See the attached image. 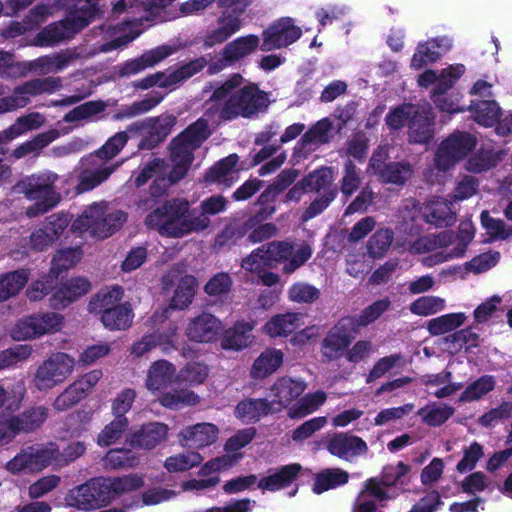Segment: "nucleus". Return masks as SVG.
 <instances>
[{"instance_id": "obj_1", "label": "nucleus", "mask_w": 512, "mask_h": 512, "mask_svg": "<svg viewBox=\"0 0 512 512\" xmlns=\"http://www.w3.org/2000/svg\"><path fill=\"white\" fill-rule=\"evenodd\" d=\"M145 225L156 230L161 236L181 238L192 232L205 230L209 219L202 217L185 198H172L165 200L147 214Z\"/></svg>"}, {"instance_id": "obj_2", "label": "nucleus", "mask_w": 512, "mask_h": 512, "mask_svg": "<svg viewBox=\"0 0 512 512\" xmlns=\"http://www.w3.org/2000/svg\"><path fill=\"white\" fill-rule=\"evenodd\" d=\"M143 485V478L136 474L115 478L94 477L70 490L66 501L78 510L100 509L123 493L136 491Z\"/></svg>"}, {"instance_id": "obj_3", "label": "nucleus", "mask_w": 512, "mask_h": 512, "mask_svg": "<svg viewBox=\"0 0 512 512\" xmlns=\"http://www.w3.org/2000/svg\"><path fill=\"white\" fill-rule=\"evenodd\" d=\"M312 256V248L303 243L295 249L289 240H273L252 250L241 261V267L246 271L260 273L282 264V273L291 275L302 267Z\"/></svg>"}, {"instance_id": "obj_4", "label": "nucleus", "mask_w": 512, "mask_h": 512, "mask_svg": "<svg viewBox=\"0 0 512 512\" xmlns=\"http://www.w3.org/2000/svg\"><path fill=\"white\" fill-rule=\"evenodd\" d=\"M269 105L268 95L255 83L239 87L220 107L218 116L223 121L239 117L249 119Z\"/></svg>"}, {"instance_id": "obj_5", "label": "nucleus", "mask_w": 512, "mask_h": 512, "mask_svg": "<svg viewBox=\"0 0 512 512\" xmlns=\"http://www.w3.org/2000/svg\"><path fill=\"white\" fill-rule=\"evenodd\" d=\"M309 192L317 194L302 214V220L308 221L326 210L336 199L339 188L334 183L332 167L321 166L303 177Z\"/></svg>"}, {"instance_id": "obj_6", "label": "nucleus", "mask_w": 512, "mask_h": 512, "mask_svg": "<svg viewBox=\"0 0 512 512\" xmlns=\"http://www.w3.org/2000/svg\"><path fill=\"white\" fill-rule=\"evenodd\" d=\"M127 220V214L122 210L105 213L103 207L97 204L89 206L73 221V231H88L93 236L105 239L119 230Z\"/></svg>"}, {"instance_id": "obj_7", "label": "nucleus", "mask_w": 512, "mask_h": 512, "mask_svg": "<svg viewBox=\"0 0 512 512\" xmlns=\"http://www.w3.org/2000/svg\"><path fill=\"white\" fill-rule=\"evenodd\" d=\"M478 139L467 131L456 130L446 137L435 152V166L446 172L465 159L477 146Z\"/></svg>"}, {"instance_id": "obj_8", "label": "nucleus", "mask_w": 512, "mask_h": 512, "mask_svg": "<svg viewBox=\"0 0 512 512\" xmlns=\"http://www.w3.org/2000/svg\"><path fill=\"white\" fill-rule=\"evenodd\" d=\"M56 174L41 173L32 175L24 181V192L29 200L37 201L31 206L28 216L43 214L55 207L60 201V195L55 191Z\"/></svg>"}, {"instance_id": "obj_9", "label": "nucleus", "mask_w": 512, "mask_h": 512, "mask_svg": "<svg viewBox=\"0 0 512 512\" xmlns=\"http://www.w3.org/2000/svg\"><path fill=\"white\" fill-rule=\"evenodd\" d=\"M270 229L266 226H258L250 216L245 220L235 219L224 226L215 237V246L218 248L236 246L243 240L247 244H258L270 240L266 232Z\"/></svg>"}, {"instance_id": "obj_10", "label": "nucleus", "mask_w": 512, "mask_h": 512, "mask_svg": "<svg viewBox=\"0 0 512 512\" xmlns=\"http://www.w3.org/2000/svg\"><path fill=\"white\" fill-rule=\"evenodd\" d=\"M175 121L172 115L150 117L128 125V132L133 138L142 136L137 145L139 150H152L166 140Z\"/></svg>"}, {"instance_id": "obj_11", "label": "nucleus", "mask_w": 512, "mask_h": 512, "mask_svg": "<svg viewBox=\"0 0 512 512\" xmlns=\"http://www.w3.org/2000/svg\"><path fill=\"white\" fill-rule=\"evenodd\" d=\"M359 334L352 324L342 316L328 330L320 342V354L323 363H331L344 358L347 349Z\"/></svg>"}, {"instance_id": "obj_12", "label": "nucleus", "mask_w": 512, "mask_h": 512, "mask_svg": "<svg viewBox=\"0 0 512 512\" xmlns=\"http://www.w3.org/2000/svg\"><path fill=\"white\" fill-rule=\"evenodd\" d=\"M64 317L56 312L36 313L18 320L10 330L16 341L38 338L42 335L60 331Z\"/></svg>"}, {"instance_id": "obj_13", "label": "nucleus", "mask_w": 512, "mask_h": 512, "mask_svg": "<svg viewBox=\"0 0 512 512\" xmlns=\"http://www.w3.org/2000/svg\"><path fill=\"white\" fill-rule=\"evenodd\" d=\"M389 155L381 148L373 151L368 167L382 184L402 187L411 178L413 167L407 160L387 161Z\"/></svg>"}, {"instance_id": "obj_14", "label": "nucleus", "mask_w": 512, "mask_h": 512, "mask_svg": "<svg viewBox=\"0 0 512 512\" xmlns=\"http://www.w3.org/2000/svg\"><path fill=\"white\" fill-rule=\"evenodd\" d=\"M74 365V359L68 354H52L38 366L33 379L35 387L45 391L63 383L72 373Z\"/></svg>"}, {"instance_id": "obj_15", "label": "nucleus", "mask_w": 512, "mask_h": 512, "mask_svg": "<svg viewBox=\"0 0 512 512\" xmlns=\"http://www.w3.org/2000/svg\"><path fill=\"white\" fill-rule=\"evenodd\" d=\"M98 0H76L74 10L67 13L64 19L55 22L42 32H77L84 29L96 13Z\"/></svg>"}, {"instance_id": "obj_16", "label": "nucleus", "mask_w": 512, "mask_h": 512, "mask_svg": "<svg viewBox=\"0 0 512 512\" xmlns=\"http://www.w3.org/2000/svg\"><path fill=\"white\" fill-rule=\"evenodd\" d=\"M435 134V114L432 107L415 105L408 122V141L411 144H428Z\"/></svg>"}, {"instance_id": "obj_17", "label": "nucleus", "mask_w": 512, "mask_h": 512, "mask_svg": "<svg viewBox=\"0 0 512 512\" xmlns=\"http://www.w3.org/2000/svg\"><path fill=\"white\" fill-rule=\"evenodd\" d=\"M259 46L256 34H247L229 42L222 51V57L209 65V73H218L224 68L251 54Z\"/></svg>"}, {"instance_id": "obj_18", "label": "nucleus", "mask_w": 512, "mask_h": 512, "mask_svg": "<svg viewBox=\"0 0 512 512\" xmlns=\"http://www.w3.org/2000/svg\"><path fill=\"white\" fill-rule=\"evenodd\" d=\"M327 451L339 459L351 460L368 452L367 443L351 432H337L326 441Z\"/></svg>"}, {"instance_id": "obj_19", "label": "nucleus", "mask_w": 512, "mask_h": 512, "mask_svg": "<svg viewBox=\"0 0 512 512\" xmlns=\"http://www.w3.org/2000/svg\"><path fill=\"white\" fill-rule=\"evenodd\" d=\"M221 330V321L211 313L203 312L189 321L186 336L193 342L210 343L217 340Z\"/></svg>"}, {"instance_id": "obj_20", "label": "nucleus", "mask_w": 512, "mask_h": 512, "mask_svg": "<svg viewBox=\"0 0 512 512\" xmlns=\"http://www.w3.org/2000/svg\"><path fill=\"white\" fill-rule=\"evenodd\" d=\"M169 427L167 424L151 421L142 424L137 430L130 434L132 447L144 450H152L164 443L168 438Z\"/></svg>"}, {"instance_id": "obj_21", "label": "nucleus", "mask_w": 512, "mask_h": 512, "mask_svg": "<svg viewBox=\"0 0 512 512\" xmlns=\"http://www.w3.org/2000/svg\"><path fill=\"white\" fill-rule=\"evenodd\" d=\"M91 283L84 277H74L57 287L49 298V305L55 310L68 307L72 302L86 295Z\"/></svg>"}, {"instance_id": "obj_22", "label": "nucleus", "mask_w": 512, "mask_h": 512, "mask_svg": "<svg viewBox=\"0 0 512 512\" xmlns=\"http://www.w3.org/2000/svg\"><path fill=\"white\" fill-rule=\"evenodd\" d=\"M219 429L212 423H197L183 428L179 433V442L183 447L201 449L214 444Z\"/></svg>"}, {"instance_id": "obj_23", "label": "nucleus", "mask_w": 512, "mask_h": 512, "mask_svg": "<svg viewBox=\"0 0 512 512\" xmlns=\"http://www.w3.org/2000/svg\"><path fill=\"white\" fill-rule=\"evenodd\" d=\"M176 46L160 45L154 49L145 51L138 58L126 61L119 69V75L122 77L137 74L146 68L153 67L168 56L177 51Z\"/></svg>"}, {"instance_id": "obj_24", "label": "nucleus", "mask_w": 512, "mask_h": 512, "mask_svg": "<svg viewBox=\"0 0 512 512\" xmlns=\"http://www.w3.org/2000/svg\"><path fill=\"white\" fill-rule=\"evenodd\" d=\"M140 34H121L119 37L107 41L99 46H92L90 49L79 47V51L72 53L59 54L55 58L57 69H63L69 62L78 57H92L98 53H107L116 49L126 47L135 40Z\"/></svg>"}, {"instance_id": "obj_25", "label": "nucleus", "mask_w": 512, "mask_h": 512, "mask_svg": "<svg viewBox=\"0 0 512 512\" xmlns=\"http://www.w3.org/2000/svg\"><path fill=\"white\" fill-rule=\"evenodd\" d=\"M52 453L44 448L35 453H18L7 462L6 469L13 474L40 472L51 464Z\"/></svg>"}, {"instance_id": "obj_26", "label": "nucleus", "mask_w": 512, "mask_h": 512, "mask_svg": "<svg viewBox=\"0 0 512 512\" xmlns=\"http://www.w3.org/2000/svg\"><path fill=\"white\" fill-rule=\"evenodd\" d=\"M451 48V40L446 35H438L425 43L419 44L417 53L411 60V66L421 69L426 62L434 63Z\"/></svg>"}, {"instance_id": "obj_27", "label": "nucleus", "mask_w": 512, "mask_h": 512, "mask_svg": "<svg viewBox=\"0 0 512 512\" xmlns=\"http://www.w3.org/2000/svg\"><path fill=\"white\" fill-rule=\"evenodd\" d=\"M279 193H276L271 187L267 186L265 190L259 195L257 199V204L259 205V209L252 215H250L251 219L258 226H266L269 227L266 235L269 239L275 237L278 233V228L273 222H266L270 219L276 212V200L279 196Z\"/></svg>"}, {"instance_id": "obj_28", "label": "nucleus", "mask_w": 512, "mask_h": 512, "mask_svg": "<svg viewBox=\"0 0 512 512\" xmlns=\"http://www.w3.org/2000/svg\"><path fill=\"white\" fill-rule=\"evenodd\" d=\"M48 409L33 406L7 419L13 438L21 432L30 433L38 429L47 419Z\"/></svg>"}, {"instance_id": "obj_29", "label": "nucleus", "mask_w": 512, "mask_h": 512, "mask_svg": "<svg viewBox=\"0 0 512 512\" xmlns=\"http://www.w3.org/2000/svg\"><path fill=\"white\" fill-rule=\"evenodd\" d=\"M302 471L299 463L283 465L268 476L262 477L258 482V488L270 492L279 491L289 487Z\"/></svg>"}, {"instance_id": "obj_30", "label": "nucleus", "mask_w": 512, "mask_h": 512, "mask_svg": "<svg viewBox=\"0 0 512 512\" xmlns=\"http://www.w3.org/2000/svg\"><path fill=\"white\" fill-rule=\"evenodd\" d=\"M453 206L452 202L442 198L431 200L423 209V217L427 223L439 228L452 226L456 221Z\"/></svg>"}, {"instance_id": "obj_31", "label": "nucleus", "mask_w": 512, "mask_h": 512, "mask_svg": "<svg viewBox=\"0 0 512 512\" xmlns=\"http://www.w3.org/2000/svg\"><path fill=\"white\" fill-rule=\"evenodd\" d=\"M40 79H33L15 88L14 96L0 98V113L9 112L17 108L25 107L29 96L43 94Z\"/></svg>"}, {"instance_id": "obj_32", "label": "nucleus", "mask_w": 512, "mask_h": 512, "mask_svg": "<svg viewBox=\"0 0 512 512\" xmlns=\"http://www.w3.org/2000/svg\"><path fill=\"white\" fill-rule=\"evenodd\" d=\"M272 404L264 398H247L235 407V417L245 423H256L271 413Z\"/></svg>"}, {"instance_id": "obj_33", "label": "nucleus", "mask_w": 512, "mask_h": 512, "mask_svg": "<svg viewBox=\"0 0 512 512\" xmlns=\"http://www.w3.org/2000/svg\"><path fill=\"white\" fill-rule=\"evenodd\" d=\"M253 326L245 321H237L232 327L225 330L221 338V347L225 350L240 351L248 347L253 340L251 331Z\"/></svg>"}, {"instance_id": "obj_34", "label": "nucleus", "mask_w": 512, "mask_h": 512, "mask_svg": "<svg viewBox=\"0 0 512 512\" xmlns=\"http://www.w3.org/2000/svg\"><path fill=\"white\" fill-rule=\"evenodd\" d=\"M175 367L167 360H157L150 366L145 381L149 391H160L167 388L175 376Z\"/></svg>"}, {"instance_id": "obj_35", "label": "nucleus", "mask_w": 512, "mask_h": 512, "mask_svg": "<svg viewBox=\"0 0 512 512\" xmlns=\"http://www.w3.org/2000/svg\"><path fill=\"white\" fill-rule=\"evenodd\" d=\"M239 161L237 154L232 153L212 165L205 173L204 180L207 184H222L224 187H230L233 184L231 174Z\"/></svg>"}, {"instance_id": "obj_36", "label": "nucleus", "mask_w": 512, "mask_h": 512, "mask_svg": "<svg viewBox=\"0 0 512 512\" xmlns=\"http://www.w3.org/2000/svg\"><path fill=\"white\" fill-rule=\"evenodd\" d=\"M123 296L124 289L121 286L113 285L105 287L91 298L88 304L89 311L102 317L106 309H113L123 304L121 302Z\"/></svg>"}, {"instance_id": "obj_37", "label": "nucleus", "mask_w": 512, "mask_h": 512, "mask_svg": "<svg viewBox=\"0 0 512 512\" xmlns=\"http://www.w3.org/2000/svg\"><path fill=\"white\" fill-rule=\"evenodd\" d=\"M391 301L388 297L374 301L372 304L365 307L359 315H345L344 318L352 324L354 330L360 334L362 328L374 323L378 320L389 308Z\"/></svg>"}, {"instance_id": "obj_38", "label": "nucleus", "mask_w": 512, "mask_h": 512, "mask_svg": "<svg viewBox=\"0 0 512 512\" xmlns=\"http://www.w3.org/2000/svg\"><path fill=\"white\" fill-rule=\"evenodd\" d=\"M282 351L267 348L254 361L251 376L254 379H263L273 374L283 363Z\"/></svg>"}, {"instance_id": "obj_39", "label": "nucleus", "mask_w": 512, "mask_h": 512, "mask_svg": "<svg viewBox=\"0 0 512 512\" xmlns=\"http://www.w3.org/2000/svg\"><path fill=\"white\" fill-rule=\"evenodd\" d=\"M134 313L129 302H125L113 309H106L100 317L104 327L110 331H121L128 329L133 321Z\"/></svg>"}, {"instance_id": "obj_40", "label": "nucleus", "mask_w": 512, "mask_h": 512, "mask_svg": "<svg viewBox=\"0 0 512 512\" xmlns=\"http://www.w3.org/2000/svg\"><path fill=\"white\" fill-rule=\"evenodd\" d=\"M468 110L473 112L474 120L481 126L493 127L500 123L502 111L495 100L472 101Z\"/></svg>"}, {"instance_id": "obj_41", "label": "nucleus", "mask_w": 512, "mask_h": 512, "mask_svg": "<svg viewBox=\"0 0 512 512\" xmlns=\"http://www.w3.org/2000/svg\"><path fill=\"white\" fill-rule=\"evenodd\" d=\"M172 0H147L150 5L149 9H143L140 16H128L123 19L121 26L115 32H141L140 28H146L144 22L152 21L159 12V9L164 8Z\"/></svg>"}, {"instance_id": "obj_42", "label": "nucleus", "mask_w": 512, "mask_h": 512, "mask_svg": "<svg viewBox=\"0 0 512 512\" xmlns=\"http://www.w3.org/2000/svg\"><path fill=\"white\" fill-rule=\"evenodd\" d=\"M348 480L349 474L345 470L341 468H326L315 475L312 491L319 495L345 485Z\"/></svg>"}, {"instance_id": "obj_43", "label": "nucleus", "mask_w": 512, "mask_h": 512, "mask_svg": "<svg viewBox=\"0 0 512 512\" xmlns=\"http://www.w3.org/2000/svg\"><path fill=\"white\" fill-rule=\"evenodd\" d=\"M299 320L297 313L277 314L266 322L264 331L272 338L287 337L298 329Z\"/></svg>"}, {"instance_id": "obj_44", "label": "nucleus", "mask_w": 512, "mask_h": 512, "mask_svg": "<svg viewBox=\"0 0 512 512\" xmlns=\"http://www.w3.org/2000/svg\"><path fill=\"white\" fill-rule=\"evenodd\" d=\"M58 137V132L51 129L34 136L31 140L21 143L9 155L10 160H19L30 153H37L47 147Z\"/></svg>"}, {"instance_id": "obj_45", "label": "nucleus", "mask_w": 512, "mask_h": 512, "mask_svg": "<svg viewBox=\"0 0 512 512\" xmlns=\"http://www.w3.org/2000/svg\"><path fill=\"white\" fill-rule=\"evenodd\" d=\"M28 282L26 270H16L0 275V302L7 301L20 293Z\"/></svg>"}, {"instance_id": "obj_46", "label": "nucleus", "mask_w": 512, "mask_h": 512, "mask_svg": "<svg viewBox=\"0 0 512 512\" xmlns=\"http://www.w3.org/2000/svg\"><path fill=\"white\" fill-rule=\"evenodd\" d=\"M271 390L277 402L287 406L304 392L305 384L289 377H281L273 384Z\"/></svg>"}, {"instance_id": "obj_47", "label": "nucleus", "mask_w": 512, "mask_h": 512, "mask_svg": "<svg viewBox=\"0 0 512 512\" xmlns=\"http://www.w3.org/2000/svg\"><path fill=\"white\" fill-rule=\"evenodd\" d=\"M86 449V443L83 441L70 442L62 451H60L54 443H51L49 446L44 448L45 451L53 452L51 464L56 463L58 465H69L83 456Z\"/></svg>"}, {"instance_id": "obj_48", "label": "nucleus", "mask_w": 512, "mask_h": 512, "mask_svg": "<svg viewBox=\"0 0 512 512\" xmlns=\"http://www.w3.org/2000/svg\"><path fill=\"white\" fill-rule=\"evenodd\" d=\"M410 471V465L399 461L396 465L384 466L379 477L385 487H403L410 483Z\"/></svg>"}, {"instance_id": "obj_49", "label": "nucleus", "mask_w": 512, "mask_h": 512, "mask_svg": "<svg viewBox=\"0 0 512 512\" xmlns=\"http://www.w3.org/2000/svg\"><path fill=\"white\" fill-rule=\"evenodd\" d=\"M465 320L466 315L462 312L444 314L430 319L427 323V330L432 336L443 335L458 329Z\"/></svg>"}, {"instance_id": "obj_50", "label": "nucleus", "mask_w": 512, "mask_h": 512, "mask_svg": "<svg viewBox=\"0 0 512 512\" xmlns=\"http://www.w3.org/2000/svg\"><path fill=\"white\" fill-rule=\"evenodd\" d=\"M82 252L78 248L60 249L51 260L49 273L58 280L59 276L74 267L81 259Z\"/></svg>"}, {"instance_id": "obj_51", "label": "nucleus", "mask_w": 512, "mask_h": 512, "mask_svg": "<svg viewBox=\"0 0 512 512\" xmlns=\"http://www.w3.org/2000/svg\"><path fill=\"white\" fill-rule=\"evenodd\" d=\"M326 399V393L321 390L307 394L290 408L288 415L293 419L303 418L316 411Z\"/></svg>"}, {"instance_id": "obj_52", "label": "nucleus", "mask_w": 512, "mask_h": 512, "mask_svg": "<svg viewBox=\"0 0 512 512\" xmlns=\"http://www.w3.org/2000/svg\"><path fill=\"white\" fill-rule=\"evenodd\" d=\"M161 406L177 410L184 406H194L200 402V397L191 390L179 389L163 393L159 399Z\"/></svg>"}, {"instance_id": "obj_53", "label": "nucleus", "mask_w": 512, "mask_h": 512, "mask_svg": "<svg viewBox=\"0 0 512 512\" xmlns=\"http://www.w3.org/2000/svg\"><path fill=\"white\" fill-rule=\"evenodd\" d=\"M114 171L113 167L106 166L95 170H83L78 176V184L76 185V192L82 194L93 190L101 183L106 181Z\"/></svg>"}, {"instance_id": "obj_54", "label": "nucleus", "mask_w": 512, "mask_h": 512, "mask_svg": "<svg viewBox=\"0 0 512 512\" xmlns=\"http://www.w3.org/2000/svg\"><path fill=\"white\" fill-rule=\"evenodd\" d=\"M197 287L196 278L192 275H185L179 280L171 299V307L184 309L188 307L194 298Z\"/></svg>"}, {"instance_id": "obj_55", "label": "nucleus", "mask_w": 512, "mask_h": 512, "mask_svg": "<svg viewBox=\"0 0 512 512\" xmlns=\"http://www.w3.org/2000/svg\"><path fill=\"white\" fill-rule=\"evenodd\" d=\"M128 418H120L114 416V419L109 422L101 430L97 436V444L101 447H108L119 441L129 428Z\"/></svg>"}, {"instance_id": "obj_56", "label": "nucleus", "mask_w": 512, "mask_h": 512, "mask_svg": "<svg viewBox=\"0 0 512 512\" xmlns=\"http://www.w3.org/2000/svg\"><path fill=\"white\" fill-rule=\"evenodd\" d=\"M164 96L159 92H152L150 95L140 101H135L129 106H125L114 115L117 120L132 118L144 114L156 107Z\"/></svg>"}, {"instance_id": "obj_57", "label": "nucleus", "mask_w": 512, "mask_h": 512, "mask_svg": "<svg viewBox=\"0 0 512 512\" xmlns=\"http://www.w3.org/2000/svg\"><path fill=\"white\" fill-rule=\"evenodd\" d=\"M496 381L492 375H483L470 383L459 397L460 402H473L481 399L495 389Z\"/></svg>"}, {"instance_id": "obj_58", "label": "nucleus", "mask_w": 512, "mask_h": 512, "mask_svg": "<svg viewBox=\"0 0 512 512\" xmlns=\"http://www.w3.org/2000/svg\"><path fill=\"white\" fill-rule=\"evenodd\" d=\"M51 15V8L47 5H38L29 11L22 23H15L6 32H29L37 29L40 24Z\"/></svg>"}, {"instance_id": "obj_59", "label": "nucleus", "mask_w": 512, "mask_h": 512, "mask_svg": "<svg viewBox=\"0 0 512 512\" xmlns=\"http://www.w3.org/2000/svg\"><path fill=\"white\" fill-rule=\"evenodd\" d=\"M394 239V232L389 228L377 229L367 242L368 253L373 258L383 257L389 250Z\"/></svg>"}, {"instance_id": "obj_60", "label": "nucleus", "mask_w": 512, "mask_h": 512, "mask_svg": "<svg viewBox=\"0 0 512 512\" xmlns=\"http://www.w3.org/2000/svg\"><path fill=\"white\" fill-rule=\"evenodd\" d=\"M465 67L463 64L449 66L443 69L438 75L436 84L431 91V95L447 94L453 88L455 83L464 74Z\"/></svg>"}, {"instance_id": "obj_61", "label": "nucleus", "mask_w": 512, "mask_h": 512, "mask_svg": "<svg viewBox=\"0 0 512 512\" xmlns=\"http://www.w3.org/2000/svg\"><path fill=\"white\" fill-rule=\"evenodd\" d=\"M210 134L208 121L204 118H199L188 125L178 136L186 141V143L192 145V148L198 149L209 138Z\"/></svg>"}, {"instance_id": "obj_62", "label": "nucleus", "mask_w": 512, "mask_h": 512, "mask_svg": "<svg viewBox=\"0 0 512 512\" xmlns=\"http://www.w3.org/2000/svg\"><path fill=\"white\" fill-rule=\"evenodd\" d=\"M167 188L168 183L165 177H155L149 187L148 195L139 199L137 207L142 211L154 210L160 206V200L165 195Z\"/></svg>"}, {"instance_id": "obj_63", "label": "nucleus", "mask_w": 512, "mask_h": 512, "mask_svg": "<svg viewBox=\"0 0 512 512\" xmlns=\"http://www.w3.org/2000/svg\"><path fill=\"white\" fill-rule=\"evenodd\" d=\"M202 461L203 457L198 452L189 451L167 457L164 462V467L171 473L184 472L198 466Z\"/></svg>"}, {"instance_id": "obj_64", "label": "nucleus", "mask_w": 512, "mask_h": 512, "mask_svg": "<svg viewBox=\"0 0 512 512\" xmlns=\"http://www.w3.org/2000/svg\"><path fill=\"white\" fill-rule=\"evenodd\" d=\"M332 129V123L328 118H323L313 124L301 137L299 144L303 148L308 145L320 143L326 144L329 142L328 133Z\"/></svg>"}]
</instances>
